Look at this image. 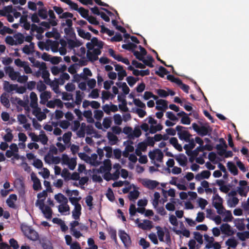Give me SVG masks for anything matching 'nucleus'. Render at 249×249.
Here are the masks:
<instances>
[{"label": "nucleus", "instance_id": "obj_1", "mask_svg": "<svg viewBox=\"0 0 249 249\" xmlns=\"http://www.w3.org/2000/svg\"><path fill=\"white\" fill-rule=\"evenodd\" d=\"M21 229L24 235L28 239L33 241H36L38 239L39 235L38 233L31 227L26 225H22Z\"/></svg>", "mask_w": 249, "mask_h": 249}, {"label": "nucleus", "instance_id": "obj_2", "mask_svg": "<svg viewBox=\"0 0 249 249\" xmlns=\"http://www.w3.org/2000/svg\"><path fill=\"white\" fill-rule=\"evenodd\" d=\"M222 203V198L218 194H215V195L213 196V205L217 210V213L219 214H223L224 213V210H225Z\"/></svg>", "mask_w": 249, "mask_h": 249}, {"label": "nucleus", "instance_id": "obj_3", "mask_svg": "<svg viewBox=\"0 0 249 249\" xmlns=\"http://www.w3.org/2000/svg\"><path fill=\"white\" fill-rule=\"evenodd\" d=\"M185 128V127L179 125H177L176 127L179 139L181 140H184L186 142H188L190 141L192 135L188 131L183 130V129Z\"/></svg>", "mask_w": 249, "mask_h": 249}, {"label": "nucleus", "instance_id": "obj_4", "mask_svg": "<svg viewBox=\"0 0 249 249\" xmlns=\"http://www.w3.org/2000/svg\"><path fill=\"white\" fill-rule=\"evenodd\" d=\"M119 236L125 247H128L131 245L130 237L124 231H120Z\"/></svg>", "mask_w": 249, "mask_h": 249}, {"label": "nucleus", "instance_id": "obj_5", "mask_svg": "<svg viewBox=\"0 0 249 249\" xmlns=\"http://www.w3.org/2000/svg\"><path fill=\"white\" fill-rule=\"evenodd\" d=\"M31 178L33 182V189L35 191H38L40 190L41 189L40 181L34 172L31 174Z\"/></svg>", "mask_w": 249, "mask_h": 249}, {"label": "nucleus", "instance_id": "obj_6", "mask_svg": "<svg viewBox=\"0 0 249 249\" xmlns=\"http://www.w3.org/2000/svg\"><path fill=\"white\" fill-rule=\"evenodd\" d=\"M212 131V128L210 126H201L199 129L197 134L202 137L206 135L210 136Z\"/></svg>", "mask_w": 249, "mask_h": 249}, {"label": "nucleus", "instance_id": "obj_7", "mask_svg": "<svg viewBox=\"0 0 249 249\" xmlns=\"http://www.w3.org/2000/svg\"><path fill=\"white\" fill-rule=\"evenodd\" d=\"M156 109L158 110L164 111L168 107V102L163 99H158L156 101Z\"/></svg>", "mask_w": 249, "mask_h": 249}, {"label": "nucleus", "instance_id": "obj_8", "mask_svg": "<svg viewBox=\"0 0 249 249\" xmlns=\"http://www.w3.org/2000/svg\"><path fill=\"white\" fill-rule=\"evenodd\" d=\"M159 184V182L156 180L147 179L144 181L143 185L146 188L150 190H153L156 188Z\"/></svg>", "mask_w": 249, "mask_h": 249}, {"label": "nucleus", "instance_id": "obj_9", "mask_svg": "<svg viewBox=\"0 0 249 249\" xmlns=\"http://www.w3.org/2000/svg\"><path fill=\"white\" fill-rule=\"evenodd\" d=\"M213 149L212 145L209 144H206L204 145L199 146L197 147L195 150L194 154L197 157L199 152H202L204 150L212 151Z\"/></svg>", "mask_w": 249, "mask_h": 249}, {"label": "nucleus", "instance_id": "obj_10", "mask_svg": "<svg viewBox=\"0 0 249 249\" xmlns=\"http://www.w3.org/2000/svg\"><path fill=\"white\" fill-rule=\"evenodd\" d=\"M220 230L223 234L228 235H231L233 234V231L231 226L227 223L222 224L221 226Z\"/></svg>", "mask_w": 249, "mask_h": 249}, {"label": "nucleus", "instance_id": "obj_11", "mask_svg": "<svg viewBox=\"0 0 249 249\" xmlns=\"http://www.w3.org/2000/svg\"><path fill=\"white\" fill-rule=\"evenodd\" d=\"M17 200V196L16 194H11L6 200V203L11 208L16 209V206L15 201Z\"/></svg>", "mask_w": 249, "mask_h": 249}, {"label": "nucleus", "instance_id": "obj_12", "mask_svg": "<svg viewBox=\"0 0 249 249\" xmlns=\"http://www.w3.org/2000/svg\"><path fill=\"white\" fill-rule=\"evenodd\" d=\"M152 221L149 220H144L143 223H140L138 224V227L141 228L143 230H146L147 229H151L153 228V226L152 225Z\"/></svg>", "mask_w": 249, "mask_h": 249}, {"label": "nucleus", "instance_id": "obj_13", "mask_svg": "<svg viewBox=\"0 0 249 249\" xmlns=\"http://www.w3.org/2000/svg\"><path fill=\"white\" fill-rule=\"evenodd\" d=\"M51 92L48 91L42 92L40 95V103L41 104H45L48 100V99L51 98Z\"/></svg>", "mask_w": 249, "mask_h": 249}, {"label": "nucleus", "instance_id": "obj_14", "mask_svg": "<svg viewBox=\"0 0 249 249\" xmlns=\"http://www.w3.org/2000/svg\"><path fill=\"white\" fill-rule=\"evenodd\" d=\"M17 84H10L8 81H4L3 88L4 90L8 92H10L15 90L17 89Z\"/></svg>", "mask_w": 249, "mask_h": 249}, {"label": "nucleus", "instance_id": "obj_15", "mask_svg": "<svg viewBox=\"0 0 249 249\" xmlns=\"http://www.w3.org/2000/svg\"><path fill=\"white\" fill-rule=\"evenodd\" d=\"M175 158L180 165L184 166L186 165L187 158L184 154H179L178 156H176Z\"/></svg>", "mask_w": 249, "mask_h": 249}, {"label": "nucleus", "instance_id": "obj_16", "mask_svg": "<svg viewBox=\"0 0 249 249\" xmlns=\"http://www.w3.org/2000/svg\"><path fill=\"white\" fill-rule=\"evenodd\" d=\"M50 73L47 70V69H44L42 71V77L43 78L44 82L45 84L48 85L52 86V82L51 81V79L49 78Z\"/></svg>", "mask_w": 249, "mask_h": 249}, {"label": "nucleus", "instance_id": "obj_17", "mask_svg": "<svg viewBox=\"0 0 249 249\" xmlns=\"http://www.w3.org/2000/svg\"><path fill=\"white\" fill-rule=\"evenodd\" d=\"M77 31L78 35L82 38L87 40H90L91 38V34L89 32L85 31L80 28H77Z\"/></svg>", "mask_w": 249, "mask_h": 249}, {"label": "nucleus", "instance_id": "obj_18", "mask_svg": "<svg viewBox=\"0 0 249 249\" xmlns=\"http://www.w3.org/2000/svg\"><path fill=\"white\" fill-rule=\"evenodd\" d=\"M43 213L45 218L50 219L52 217L53 211L52 209L48 206H46L44 208L41 210Z\"/></svg>", "mask_w": 249, "mask_h": 249}, {"label": "nucleus", "instance_id": "obj_19", "mask_svg": "<svg viewBox=\"0 0 249 249\" xmlns=\"http://www.w3.org/2000/svg\"><path fill=\"white\" fill-rule=\"evenodd\" d=\"M81 209L82 208L81 205H77L74 207V210L72 212V217L74 219L77 220L79 219L80 216L81 214Z\"/></svg>", "mask_w": 249, "mask_h": 249}, {"label": "nucleus", "instance_id": "obj_20", "mask_svg": "<svg viewBox=\"0 0 249 249\" xmlns=\"http://www.w3.org/2000/svg\"><path fill=\"white\" fill-rule=\"evenodd\" d=\"M45 36L48 38L54 37L55 39H58L60 36L59 33L57 32L56 29L55 28H53L52 32H47L45 34Z\"/></svg>", "mask_w": 249, "mask_h": 249}, {"label": "nucleus", "instance_id": "obj_21", "mask_svg": "<svg viewBox=\"0 0 249 249\" xmlns=\"http://www.w3.org/2000/svg\"><path fill=\"white\" fill-rule=\"evenodd\" d=\"M227 167L230 172L233 175L235 176L238 174V171L237 168L232 162L229 161L227 163Z\"/></svg>", "mask_w": 249, "mask_h": 249}, {"label": "nucleus", "instance_id": "obj_22", "mask_svg": "<svg viewBox=\"0 0 249 249\" xmlns=\"http://www.w3.org/2000/svg\"><path fill=\"white\" fill-rule=\"evenodd\" d=\"M54 199L59 203H63L65 204L68 203L67 198L61 193L55 195Z\"/></svg>", "mask_w": 249, "mask_h": 249}, {"label": "nucleus", "instance_id": "obj_23", "mask_svg": "<svg viewBox=\"0 0 249 249\" xmlns=\"http://www.w3.org/2000/svg\"><path fill=\"white\" fill-rule=\"evenodd\" d=\"M137 46L136 44L132 42H129L127 44H123L122 46L123 49H125L129 51H131L132 53L135 51V49L137 48Z\"/></svg>", "mask_w": 249, "mask_h": 249}, {"label": "nucleus", "instance_id": "obj_24", "mask_svg": "<svg viewBox=\"0 0 249 249\" xmlns=\"http://www.w3.org/2000/svg\"><path fill=\"white\" fill-rule=\"evenodd\" d=\"M30 97L31 99V107H35L37 106V97L36 93L34 92H31Z\"/></svg>", "mask_w": 249, "mask_h": 249}, {"label": "nucleus", "instance_id": "obj_25", "mask_svg": "<svg viewBox=\"0 0 249 249\" xmlns=\"http://www.w3.org/2000/svg\"><path fill=\"white\" fill-rule=\"evenodd\" d=\"M144 65L145 66H147L150 68L154 67V65L153 64V62L154 61V59L153 57L151 55H148L147 56V59H144L143 58V60L142 61Z\"/></svg>", "mask_w": 249, "mask_h": 249}, {"label": "nucleus", "instance_id": "obj_26", "mask_svg": "<svg viewBox=\"0 0 249 249\" xmlns=\"http://www.w3.org/2000/svg\"><path fill=\"white\" fill-rule=\"evenodd\" d=\"M204 239L205 241L208 242L205 246V248L209 249L212 248V244L214 242V238L213 237H210L207 234H204Z\"/></svg>", "mask_w": 249, "mask_h": 249}, {"label": "nucleus", "instance_id": "obj_27", "mask_svg": "<svg viewBox=\"0 0 249 249\" xmlns=\"http://www.w3.org/2000/svg\"><path fill=\"white\" fill-rule=\"evenodd\" d=\"M227 148L228 145L225 146L221 144H216L215 146V148L217 150V154L220 156L224 155Z\"/></svg>", "mask_w": 249, "mask_h": 249}, {"label": "nucleus", "instance_id": "obj_28", "mask_svg": "<svg viewBox=\"0 0 249 249\" xmlns=\"http://www.w3.org/2000/svg\"><path fill=\"white\" fill-rule=\"evenodd\" d=\"M169 72L163 67L160 66L158 71H155L156 74L163 78L165 75L167 74Z\"/></svg>", "mask_w": 249, "mask_h": 249}, {"label": "nucleus", "instance_id": "obj_29", "mask_svg": "<svg viewBox=\"0 0 249 249\" xmlns=\"http://www.w3.org/2000/svg\"><path fill=\"white\" fill-rule=\"evenodd\" d=\"M0 101L1 104L6 107H9L10 104L9 103V99L8 97L6 96V94L5 93H3L1 94L0 96Z\"/></svg>", "mask_w": 249, "mask_h": 249}, {"label": "nucleus", "instance_id": "obj_30", "mask_svg": "<svg viewBox=\"0 0 249 249\" xmlns=\"http://www.w3.org/2000/svg\"><path fill=\"white\" fill-rule=\"evenodd\" d=\"M97 155L96 154H92L91 157H89V163L92 165L97 166L100 164V162L97 160Z\"/></svg>", "mask_w": 249, "mask_h": 249}, {"label": "nucleus", "instance_id": "obj_31", "mask_svg": "<svg viewBox=\"0 0 249 249\" xmlns=\"http://www.w3.org/2000/svg\"><path fill=\"white\" fill-rule=\"evenodd\" d=\"M91 42L94 46H97L99 49H102L104 46V42L102 41L98 40V38L96 37H93L91 39Z\"/></svg>", "mask_w": 249, "mask_h": 249}, {"label": "nucleus", "instance_id": "obj_32", "mask_svg": "<svg viewBox=\"0 0 249 249\" xmlns=\"http://www.w3.org/2000/svg\"><path fill=\"white\" fill-rule=\"evenodd\" d=\"M107 137L110 142H113V143H112L111 144H115L118 141V137L114 134L111 132H107Z\"/></svg>", "mask_w": 249, "mask_h": 249}, {"label": "nucleus", "instance_id": "obj_33", "mask_svg": "<svg viewBox=\"0 0 249 249\" xmlns=\"http://www.w3.org/2000/svg\"><path fill=\"white\" fill-rule=\"evenodd\" d=\"M14 38L16 39L15 41L17 42V44H21L24 42V36L20 33L16 34L14 36Z\"/></svg>", "mask_w": 249, "mask_h": 249}, {"label": "nucleus", "instance_id": "obj_34", "mask_svg": "<svg viewBox=\"0 0 249 249\" xmlns=\"http://www.w3.org/2000/svg\"><path fill=\"white\" fill-rule=\"evenodd\" d=\"M7 133L4 136L3 139L6 142H10L13 139V135L12 133V131L10 128L6 129Z\"/></svg>", "mask_w": 249, "mask_h": 249}, {"label": "nucleus", "instance_id": "obj_35", "mask_svg": "<svg viewBox=\"0 0 249 249\" xmlns=\"http://www.w3.org/2000/svg\"><path fill=\"white\" fill-rule=\"evenodd\" d=\"M47 42H50L51 43V49H52V51L53 52H57V51H58V47H59V43L57 41H52L51 40H50V39H48L47 40Z\"/></svg>", "mask_w": 249, "mask_h": 249}, {"label": "nucleus", "instance_id": "obj_36", "mask_svg": "<svg viewBox=\"0 0 249 249\" xmlns=\"http://www.w3.org/2000/svg\"><path fill=\"white\" fill-rule=\"evenodd\" d=\"M237 242L233 238L228 239L226 242L227 246L232 248H235L237 247Z\"/></svg>", "mask_w": 249, "mask_h": 249}, {"label": "nucleus", "instance_id": "obj_37", "mask_svg": "<svg viewBox=\"0 0 249 249\" xmlns=\"http://www.w3.org/2000/svg\"><path fill=\"white\" fill-rule=\"evenodd\" d=\"M228 204L231 207H235L239 202V199L236 197H233L228 201Z\"/></svg>", "mask_w": 249, "mask_h": 249}, {"label": "nucleus", "instance_id": "obj_38", "mask_svg": "<svg viewBox=\"0 0 249 249\" xmlns=\"http://www.w3.org/2000/svg\"><path fill=\"white\" fill-rule=\"evenodd\" d=\"M237 236L241 241H245L246 239L249 238V231H246L243 232H237Z\"/></svg>", "mask_w": 249, "mask_h": 249}, {"label": "nucleus", "instance_id": "obj_39", "mask_svg": "<svg viewBox=\"0 0 249 249\" xmlns=\"http://www.w3.org/2000/svg\"><path fill=\"white\" fill-rule=\"evenodd\" d=\"M38 15L43 19H46L47 18V11L46 8L44 7L39 9L38 11Z\"/></svg>", "mask_w": 249, "mask_h": 249}, {"label": "nucleus", "instance_id": "obj_40", "mask_svg": "<svg viewBox=\"0 0 249 249\" xmlns=\"http://www.w3.org/2000/svg\"><path fill=\"white\" fill-rule=\"evenodd\" d=\"M140 193L138 190L130 191L129 194V198L130 200L136 199L139 196Z\"/></svg>", "mask_w": 249, "mask_h": 249}, {"label": "nucleus", "instance_id": "obj_41", "mask_svg": "<svg viewBox=\"0 0 249 249\" xmlns=\"http://www.w3.org/2000/svg\"><path fill=\"white\" fill-rule=\"evenodd\" d=\"M173 231L176 232V233L178 235L182 234L183 236L189 237L190 235V232L188 230L185 229L183 231L180 230H177L175 229H173Z\"/></svg>", "mask_w": 249, "mask_h": 249}, {"label": "nucleus", "instance_id": "obj_42", "mask_svg": "<svg viewBox=\"0 0 249 249\" xmlns=\"http://www.w3.org/2000/svg\"><path fill=\"white\" fill-rule=\"evenodd\" d=\"M156 228L157 230V234L160 241L163 242L164 241L163 238L164 236V231L162 230L161 228L159 226H157Z\"/></svg>", "mask_w": 249, "mask_h": 249}, {"label": "nucleus", "instance_id": "obj_43", "mask_svg": "<svg viewBox=\"0 0 249 249\" xmlns=\"http://www.w3.org/2000/svg\"><path fill=\"white\" fill-rule=\"evenodd\" d=\"M107 197L111 201L113 202L115 200V196L113 191L110 188L107 189V192L106 194Z\"/></svg>", "mask_w": 249, "mask_h": 249}, {"label": "nucleus", "instance_id": "obj_44", "mask_svg": "<svg viewBox=\"0 0 249 249\" xmlns=\"http://www.w3.org/2000/svg\"><path fill=\"white\" fill-rule=\"evenodd\" d=\"M47 87L42 81L39 80L36 85L37 89L40 92L45 91Z\"/></svg>", "mask_w": 249, "mask_h": 249}, {"label": "nucleus", "instance_id": "obj_45", "mask_svg": "<svg viewBox=\"0 0 249 249\" xmlns=\"http://www.w3.org/2000/svg\"><path fill=\"white\" fill-rule=\"evenodd\" d=\"M33 65L36 68H39L41 71L47 69L46 64L45 62L40 63L39 61L36 60Z\"/></svg>", "mask_w": 249, "mask_h": 249}, {"label": "nucleus", "instance_id": "obj_46", "mask_svg": "<svg viewBox=\"0 0 249 249\" xmlns=\"http://www.w3.org/2000/svg\"><path fill=\"white\" fill-rule=\"evenodd\" d=\"M61 175L66 181L70 179L71 173L67 168L63 169Z\"/></svg>", "mask_w": 249, "mask_h": 249}, {"label": "nucleus", "instance_id": "obj_47", "mask_svg": "<svg viewBox=\"0 0 249 249\" xmlns=\"http://www.w3.org/2000/svg\"><path fill=\"white\" fill-rule=\"evenodd\" d=\"M246 187L238 186L237 187V192L241 196H247L248 191L246 190Z\"/></svg>", "mask_w": 249, "mask_h": 249}, {"label": "nucleus", "instance_id": "obj_48", "mask_svg": "<svg viewBox=\"0 0 249 249\" xmlns=\"http://www.w3.org/2000/svg\"><path fill=\"white\" fill-rule=\"evenodd\" d=\"M123 133L127 135L128 138L129 139H133V136H132V128L129 126H125L123 128Z\"/></svg>", "mask_w": 249, "mask_h": 249}, {"label": "nucleus", "instance_id": "obj_49", "mask_svg": "<svg viewBox=\"0 0 249 249\" xmlns=\"http://www.w3.org/2000/svg\"><path fill=\"white\" fill-rule=\"evenodd\" d=\"M142 135V131L140 129L139 126H137L134 128L133 131L132 132V136H133V139L135 137L139 138Z\"/></svg>", "mask_w": 249, "mask_h": 249}, {"label": "nucleus", "instance_id": "obj_50", "mask_svg": "<svg viewBox=\"0 0 249 249\" xmlns=\"http://www.w3.org/2000/svg\"><path fill=\"white\" fill-rule=\"evenodd\" d=\"M67 165H68L69 169L71 170H73L76 165V159L71 158L70 160Z\"/></svg>", "mask_w": 249, "mask_h": 249}, {"label": "nucleus", "instance_id": "obj_51", "mask_svg": "<svg viewBox=\"0 0 249 249\" xmlns=\"http://www.w3.org/2000/svg\"><path fill=\"white\" fill-rule=\"evenodd\" d=\"M77 11L79 13L80 15L85 19H86L89 16L88 10H86L83 7L79 8Z\"/></svg>", "mask_w": 249, "mask_h": 249}, {"label": "nucleus", "instance_id": "obj_52", "mask_svg": "<svg viewBox=\"0 0 249 249\" xmlns=\"http://www.w3.org/2000/svg\"><path fill=\"white\" fill-rule=\"evenodd\" d=\"M81 199V197H69L70 201L71 202V204L73 205L74 207H75V206H77V205H78V206L81 205L79 203V201H80V200Z\"/></svg>", "mask_w": 249, "mask_h": 249}, {"label": "nucleus", "instance_id": "obj_53", "mask_svg": "<svg viewBox=\"0 0 249 249\" xmlns=\"http://www.w3.org/2000/svg\"><path fill=\"white\" fill-rule=\"evenodd\" d=\"M111 123L112 121L110 118L106 117L103 120V124L105 128L107 129L110 127Z\"/></svg>", "mask_w": 249, "mask_h": 249}, {"label": "nucleus", "instance_id": "obj_54", "mask_svg": "<svg viewBox=\"0 0 249 249\" xmlns=\"http://www.w3.org/2000/svg\"><path fill=\"white\" fill-rule=\"evenodd\" d=\"M84 74L81 75V78L84 80L87 79V76H91L92 72L88 68H85L83 69Z\"/></svg>", "mask_w": 249, "mask_h": 249}, {"label": "nucleus", "instance_id": "obj_55", "mask_svg": "<svg viewBox=\"0 0 249 249\" xmlns=\"http://www.w3.org/2000/svg\"><path fill=\"white\" fill-rule=\"evenodd\" d=\"M201 185L205 188V191L206 193H212L213 190L211 188H209V183L206 180H203L201 182Z\"/></svg>", "mask_w": 249, "mask_h": 249}, {"label": "nucleus", "instance_id": "obj_56", "mask_svg": "<svg viewBox=\"0 0 249 249\" xmlns=\"http://www.w3.org/2000/svg\"><path fill=\"white\" fill-rule=\"evenodd\" d=\"M70 211V207L69 205L66 204H62V205H60L58 207V211L61 213H64L66 212H68Z\"/></svg>", "mask_w": 249, "mask_h": 249}, {"label": "nucleus", "instance_id": "obj_57", "mask_svg": "<svg viewBox=\"0 0 249 249\" xmlns=\"http://www.w3.org/2000/svg\"><path fill=\"white\" fill-rule=\"evenodd\" d=\"M122 104H120L119 105V107L120 110L124 112H127L128 111V108L127 107V102L125 99H122Z\"/></svg>", "mask_w": 249, "mask_h": 249}, {"label": "nucleus", "instance_id": "obj_58", "mask_svg": "<svg viewBox=\"0 0 249 249\" xmlns=\"http://www.w3.org/2000/svg\"><path fill=\"white\" fill-rule=\"evenodd\" d=\"M68 44L69 46L71 48L78 47L82 45V43H81L79 41H75L71 39L69 40Z\"/></svg>", "mask_w": 249, "mask_h": 249}, {"label": "nucleus", "instance_id": "obj_59", "mask_svg": "<svg viewBox=\"0 0 249 249\" xmlns=\"http://www.w3.org/2000/svg\"><path fill=\"white\" fill-rule=\"evenodd\" d=\"M194 234L195 240H196L199 244H202L203 243L202 235L197 231H195Z\"/></svg>", "mask_w": 249, "mask_h": 249}, {"label": "nucleus", "instance_id": "obj_60", "mask_svg": "<svg viewBox=\"0 0 249 249\" xmlns=\"http://www.w3.org/2000/svg\"><path fill=\"white\" fill-rule=\"evenodd\" d=\"M71 135L72 133L70 131L65 133L63 136V140L64 142L65 143L69 142L71 140Z\"/></svg>", "mask_w": 249, "mask_h": 249}, {"label": "nucleus", "instance_id": "obj_61", "mask_svg": "<svg viewBox=\"0 0 249 249\" xmlns=\"http://www.w3.org/2000/svg\"><path fill=\"white\" fill-rule=\"evenodd\" d=\"M94 113V117L97 120H101L104 116V113L101 110H96Z\"/></svg>", "mask_w": 249, "mask_h": 249}, {"label": "nucleus", "instance_id": "obj_62", "mask_svg": "<svg viewBox=\"0 0 249 249\" xmlns=\"http://www.w3.org/2000/svg\"><path fill=\"white\" fill-rule=\"evenodd\" d=\"M114 123L118 125H120L122 123V119L121 116L119 114H115L113 116Z\"/></svg>", "mask_w": 249, "mask_h": 249}, {"label": "nucleus", "instance_id": "obj_63", "mask_svg": "<svg viewBox=\"0 0 249 249\" xmlns=\"http://www.w3.org/2000/svg\"><path fill=\"white\" fill-rule=\"evenodd\" d=\"M166 117L172 121H178V119L175 116L172 111H168L166 113Z\"/></svg>", "mask_w": 249, "mask_h": 249}, {"label": "nucleus", "instance_id": "obj_64", "mask_svg": "<svg viewBox=\"0 0 249 249\" xmlns=\"http://www.w3.org/2000/svg\"><path fill=\"white\" fill-rule=\"evenodd\" d=\"M198 203L199 204V206L201 208L202 210H204L206 207V206L208 204V201L202 198H200L198 199Z\"/></svg>", "mask_w": 249, "mask_h": 249}]
</instances>
